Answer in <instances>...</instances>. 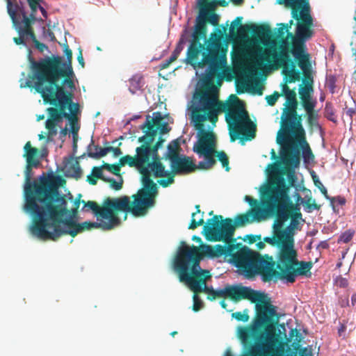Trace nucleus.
Listing matches in <instances>:
<instances>
[{"label": "nucleus", "mask_w": 356, "mask_h": 356, "mask_svg": "<svg viewBox=\"0 0 356 356\" xmlns=\"http://www.w3.org/2000/svg\"><path fill=\"white\" fill-rule=\"evenodd\" d=\"M68 211L69 212L65 216H67L69 213H71V216H72L76 215L78 213V209H76V208H72L71 210L68 209Z\"/></svg>", "instance_id": "338daca9"}, {"label": "nucleus", "mask_w": 356, "mask_h": 356, "mask_svg": "<svg viewBox=\"0 0 356 356\" xmlns=\"http://www.w3.org/2000/svg\"><path fill=\"white\" fill-rule=\"evenodd\" d=\"M102 167H94L92 170V175L95 177L97 179L106 181V178L103 175Z\"/></svg>", "instance_id": "a19ab883"}, {"label": "nucleus", "mask_w": 356, "mask_h": 356, "mask_svg": "<svg viewBox=\"0 0 356 356\" xmlns=\"http://www.w3.org/2000/svg\"><path fill=\"white\" fill-rule=\"evenodd\" d=\"M193 250L189 252L188 248L182 250L178 257L174 259V269L178 273L179 281L186 283L193 293H206L207 298L213 300L216 299V290L207 286L206 283L211 277L209 271L201 269V257L196 248Z\"/></svg>", "instance_id": "6e6552de"}, {"label": "nucleus", "mask_w": 356, "mask_h": 356, "mask_svg": "<svg viewBox=\"0 0 356 356\" xmlns=\"http://www.w3.org/2000/svg\"><path fill=\"white\" fill-rule=\"evenodd\" d=\"M351 303L353 306L356 307V293L353 294L351 297Z\"/></svg>", "instance_id": "774afa93"}, {"label": "nucleus", "mask_w": 356, "mask_h": 356, "mask_svg": "<svg viewBox=\"0 0 356 356\" xmlns=\"http://www.w3.org/2000/svg\"><path fill=\"white\" fill-rule=\"evenodd\" d=\"M242 17H237L232 22L230 32L232 36L239 38H246L249 32L259 40L269 39L271 35V30L268 25L261 24L255 26L253 24H241Z\"/></svg>", "instance_id": "a211bd4d"}, {"label": "nucleus", "mask_w": 356, "mask_h": 356, "mask_svg": "<svg viewBox=\"0 0 356 356\" xmlns=\"http://www.w3.org/2000/svg\"><path fill=\"white\" fill-rule=\"evenodd\" d=\"M316 104L303 108L306 111L307 122L308 125L311 127H320L318 120V111L315 110Z\"/></svg>", "instance_id": "c85d7f7f"}, {"label": "nucleus", "mask_w": 356, "mask_h": 356, "mask_svg": "<svg viewBox=\"0 0 356 356\" xmlns=\"http://www.w3.org/2000/svg\"><path fill=\"white\" fill-rule=\"evenodd\" d=\"M261 202L265 209L273 214H275L277 219L273 224V233L282 232V226L284 222L286 221L289 216L290 212L288 209L289 205L292 204L277 200L274 201L273 199L261 196Z\"/></svg>", "instance_id": "6ab92c4d"}, {"label": "nucleus", "mask_w": 356, "mask_h": 356, "mask_svg": "<svg viewBox=\"0 0 356 356\" xmlns=\"http://www.w3.org/2000/svg\"><path fill=\"white\" fill-rule=\"evenodd\" d=\"M32 42L34 43L35 47L41 52L44 51V49H47V46L46 44H44V43H42L40 42H39L37 38H36V35L34 33V31H33V33H32V35H31V39Z\"/></svg>", "instance_id": "ea45409f"}, {"label": "nucleus", "mask_w": 356, "mask_h": 356, "mask_svg": "<svg viewBox=\"0 0 356 356\" xmlns=\"http://www.w3.org/2000/svg\"><path fill=\"white\" fill-rule=\"evenodd\" d=\"M57 123H58L57 122L50 120L49 118L47 120L46 123H45V127L47 129H48L49 137L54 136L56 135V134H57V129H56Z\"/></svg>", "instance_id": "f704fd0d"}, {"label": "nucleus", "mask_w": 356, "mask_h": 356, "mask_svg": "<svg viewBox=\"0 0 356 356\" xmlns=\"http://www.w3.org/2000/svg\"><path fill=\"white\" fill-rule=\"evenodd\" d=\"M209 9L200 7V14L197 18L192 40L186 52V62L200 68L208 65L210 76H214L218 74L227 62V49L222 42L227 26H223L222 29H216L209 39H207V23L217 26L219 22V16L214 12H204V10Z\"/></svg>", "instance_id": "20e7f679"}, {"label": "nucleus", "mask_w": 356, "mask_h": 356, "mask_svg": "<svg viewBox=\"0 0 356 356\" xmlns=\"http://www.w3.org/2000/svg\"><path fill=\"white\" fill-rule=\"evenodd\" d=\"M286 102L284 104L280 122V129L278 131L291 129L292 128L302 125V115L298 114V102L296 92L293 90L284 96Z\"/></svg>", "instance_id": "f3484780"}, {"label": "nucleus", "mask_w": 356, "mask_h": 356, "mask_svg": "<svg viewBox=\"0 0 356 356\" xmlns=\"http://www.w3.org/2000/svg\"><path fill=\"white\" fill-rule=\"evenodd\" d=\"M293 90H291L290 88L287 86L286 82L282 85V94L281 95H286V94L291 92Z\"/></svg>", "instance_id": "13d9d810"}, {"label": "nucleus", "mask_w": 356, "mask_h": 356, "mask_svg": "<svg viewBox=\"0 0 356 356\" xmlns=\"http://www.w3.org/2000/svg\"><path fill=\"white\" fill-rule=\"evenodd\" d=\"M170 127L168 126L167 122H163L159 124V131L160 134H164L170 131Z\"/></svg>", "instance_id": "603ef678"}, {"label": "nucleus", "mask_w": 356, "mask_h": 356, "mask_svg": "<svg viewBox=\"0 0 356 356\" xmlns=\"http://www.w3.org/2000/svg\"><path fill=\"white\" fill-rule=\"evenodd\" d=\"M264 216L261 207L250 208L245 213L238 214L234 221L230 218L223 219L221 215H214L207 220L202 234L209 241L227 243L232 239L236 227H243L254 220L260 221Z\"/></svg>", "instance_id": "9d476101"}, {"label": "nucleus", "mask_w": 356, "mask_h": 356, "mask_svg": "<svg viewBox=\"0 0 356 356\" xmlns=\"http://www.w3.org/2000/svg\"><path fill=\"white\" fill-rule=\"evenodd\" d=\"M198 293H195L193 295V310L194 312H198L202 307V302L199 298Z\"/></svg>", "instance_id": "37998d69"}, {"label": "nucleus", "mask_w": 356, "mask_h": 356, "mask_svg": "<svg viewBox=\"0 0 356 356\" xmlns=\"http://www.w3.org/2000/svg\"><path fill=\"white\" fill-rule=\"evenodd\" d=\"M77 60H78V62H79V65L82 67H84L85 63H84V59H83V54H82V51L81 49H79V53L78 56H77Z\"/></svg>", "instance_id": "680f3d73"}, {"label": "nucleus", "mask_w": 356, "mask_h": 356, "mask_svg": "<svg viewBox=\"0 0 356 356\" xmlns=\"http://www.w3.org/2000/svg\"><path fill=\"white\" fill-rule=\"evenodd\" d=\"M24 156L26 158L27 163H36L40 164V161L38 158L39 154V150L36 147L31 146V142L28 141L24 147Z\"/></svg>", "instance_id": "cd10ccee"}, {"label": "nucleus", "mask_w": 356, "mask_h": 356, "mask_svg": "<svg viewBox=\"0 0 356 356\" xmlns=\"http://www.w3.org/2000/svg\"><path fill=\"white\" fill-rule=\"evenodd\" d=\"M248 240L250 244L256 243L261 239V235L248 234L244 238V240Z\"/></svg>", "instance_id": "de8ad7c7"}, {"label": "nucleus", "mask_w": 356, "mask_h": 356, "mask_svg": "<svg viewBox=\"0 0 356 356\" xmlns=\"http://www.w3.org/2000/svg\"><path fill=\"white\" fill-rule=\"evenodd\" d=\"M64 53L67 57V61H68V65L66 67H63V63H62V58L61 57L58 56H51V57H46V58H42L40 59V60H35L32 57L29 56V62H30V65H31V71H32V75L31 76H34L35 75V69L33 68V66H34V63H43L44 62L45 60H47V59H58L59 60V68L60 70H63V71H67L68 70H72V71L73 72V70H72V67L71 65V63H72V50L69 48V46L66 44H65L64 46Z\"/></svg>", "instance_id": "5701e85b"}, {"label": "nucleus", "mask_w": 356, "mask_h": 356, "mask_svg": "<svg viewBox=\"0 0 356 356\" xmlns=\"http://www.w3.org/2000/svg\"><path fill=\"white\" fill-rule=\"evenodd\" d=\"M264 242L268 243L271 245H277L280 248L277 259L280 257L282 249L286 245V239L281 232L274 233L272 237H265Z\"/></svg>", "instance_id": "bb28decb"}, {"label": "nucleus", "mask_w": 356, "mask_h": 356, "mask_svg": "<svg viewBox=\"0 0 356 356\" xmlns=\"http://www.w3.org/2000/svg\"><path fill=\"white\" fill-rule=\"evenodd\" d=\"M288 183L282 176H277L268 185L266 186L261 192V195L272 198L274 201H283L291 203L289 196L290 188L295 186L297 177L294 172H289L287 174Z\"/></svg>", "instance_id": "dca6fc26"}, {"label": "nucleus", "mask_w": 356, "mask_h": 356, "mask_svg": "<svg viewBox=\"0 0 356 356\" xmlns=\"http://www.w3.org/2000/svg\"><path fill=\"white\" fill-rule=\"evenodd\" d=\"M297 252L293 248H283L277 264L272 257H267L262 280L265 282L273 280H286L293 283L298 275H311L312 263L311 261H299Z\"/></svg>", "instance_id": "1a4fd4ad"}, {"label": "nucleus", "mask_w": 356, "mask_h": 356, "mask_svg": "<svg viewBox=\"0 0 356 356\" xmlns=\"http://www.w3.org/2000/svg\"><path fill=\"white\" fill-rule=\"evenodd\" d=\"M165 139L162 136H160L154 144L152 143V147L156 152H159V149L163 145Z\"/></svg>", "instance_id": "6e6d98bb"}, {"label": "nucleus", "mask_w": 356, "mask_h": 356, "mask_svg": "<svg viewBox=\"0 0 356 356\" xmlns=\"http://www.w3.org/2000/svg\"><path fill=\"white\" fill-rule=\"evenodd\" d=\"M214 2H210L209 0H200V6L202 8H207L209 6L213 4Z\"/></svg>", "instance_id": "e2e57ef3"}, {"label": "nucleus", "mask_w": 356, "mask_h": 356, "mask_svg": "<svg viewBox=\"0 0 356 356\" xmlns=\"http://www.w3.org/2000/svg\"><path fill=\"white\" fill-rule=\"evenodd\" d=\"M29 6L31 8V13L30 14L29 18L31 19L32 22H34L35 20V15L37 13V10L39 7V3L42 0H26Z\"/></svg>", "instance_id": "72a5a7b5"}, {"label": "nucleus", "mask_w": 356, "mask_h": 356, "mask_svg": "<svg viewBox=\"0 0 356 356\" xmlns=\"http://www.w3.org/2000/svg\"><path fill=\"white\" fill-rule=\"evenodd\" d=\"M232 316L238 321L246 322L249 319V316L247 314H243L241 312L233 313Z\"/></svg>", "instance_id": "49530a36"}, {"label": "nucleus", "mask_w": 356, "mask_h": 356, "mask_svg": "<svg viewBox=\"0 0 356 356\" xmlns=\"http://www.w3.org/2000/svg\"><path fill=\"white\" fill-rule=\"evenodd\" d=\"M195 209L196 211L193 213L191 216V221L188 225L189 229H195L204 223V212L200 211V205H196Z\"/></svg>", "instance_id": "2f4dec72"}, {"label": "nucleus", "mask_w": 356, "mask_h": 356, "mask_svg": "<svg viewBox=\"0 0 356 356\" xmlns=\"http://www.w3.org/2000/svg\"><path fill=\"white\" fill-rule=\"evenodd\" d=\"M76 120L70 121L72 124V133L73 135V150L75 152L77 147V138H78V131L79 129V127H76L74 124V122Z\"/></svg>", "instance_id": "4c0bfd02"}, {"label": "nucleus", "mask_w": 356, "mask_h": 356, "mask_svg": "<svg viewBox=\"0 0 356 356\" xmlns=\"http://www.w3.org/2000/svg\"><path fill=\"white\" fill-rule=\"evenodd\" d=\"M346 330V325L343 323H341L338 328V334L339 337L344 336V333Z\"/></svg>", "instance_id": "bf43d9fd"}, {"label": "nucleus", "mask_w": 356, "mask_h": 356, "mask_svg": "<svg viewBox=\"0 0 356 356\" xmlns=\"http://www.w3.org/2000/svg\"><path fill=\"white\" fill-rule=\"evenodd\" d=\"M35 75L29 76L31 80L25 83L24 87L34 88L40 94L44 102L57 106L48 108L49 119L59 122L63 118L70 121L77 120L79 110L78 103L73 102V93L64 88L66 85L70 89L75 88L72 80L74 72L60 70L59 60L47 59L43 63H34Z\"/></svg>", "instance_id": "7ed1b4c3"}, {"label": "nucleus", "mask_w": 356, "mask_h": 356, "mask_svg": "<svg viewBox=\"0 0 356 356\" xmlns=\"http://www.w3.org/2000/svg\"><path fill=\"white\" fill-rule=\"evenodd\" d=\"M167 148L168 151L166 152V158L170 161L171 163L181 156L179 155L181 147L178 139H175L171 141L168 145Z\"/></svg>", "instance_id": "c756f323"}, {"label": "nucleus", "mask_w": 356, "mask_h": 356, "mask_svg": "<svg viewBox=\"0 0 356 356\" xmlns=\"http://www.w3.org/2000/svg\"><path fill=\"white\" fill-rule=\"evenodd\" d=\"M193 248H196L197 249L198 254L201 257V259L204 256H207L211 258L219 257L222 255L225 256V245H216L215 246H211L207 244L201 245L200 248H198L195 245H192L189 247L184 242H182V245L179 248L177 254L175 258H177L179 255V253L182 250H185V248H188L190 251H193Z\"/></svg>", "instance_id": "aec40b11"}, {"label": "nucleus", "mask_w": 356, "mask_h": 356, "mask_svg": "<svg viewBox=\"0 0 356 356\" xmlns=\"http://www.w3.org/2000/svg\"><path fill=\"white\" fill-rule=\"evenodd\" d=\"M132 198L133 201L131 202L128 196L114 199L108 197L104 200L102 207L93 201L82 200L81 202L84 204L83 209L86 207L91 209L99 222L85 221L79 223L72 216L65 218L69 212L67 200L64 195L58 193L55 203L49 207L44 223L35 236L44 241H57L62 236L70 235L75 237L78 234L94 228L111 230L120 224L118 217L120 211L124 213V220L127 219V213L135 217L145 216L148 211L141 204L135 203V197Z\"/></svg>", "instance_id": "f03ea898"}, {"label": "nucleus", "mask_w": 356, "mask_h": 356, "mask_svg": "<svg viewBox=\"0 0 356 356\" xmlns=\"http://www.w3.org/2000/svg\"><path fill=\"white\" fill-rule=\"evenodd\" d=\"M6 1L7 2L8 13L19 34V37H15L13 41L17 45L26 46V40L28 37L31 39L33 31L32 24L33 22L27 16L22 2H17V0Z\"/></svg>", "instance_id": "4468645a"}, {"label": "nucleus", "mask_w": 356, "mask_h": 356, "mask_svg": "<svg viewBox=\"0 0 356 356\" xmlns=\"http://www.w3.org/2000/svg\"><path fill=\"white\" fill-rule=\"evenodd\" d=\"M81 194H79L78 195V197L74 200V202H73V207L72 208H76V209H79V206H80V204L82 201H81Z\"/></svg>", "instance_id": "052dcab7"}, {"label": "nucleus", "mask_w": 356, "mask_h": 356, "mask_svg": "<svg viewBox=\"0 0 356 356\" xmlns=\"http://www.w3.org/2000/svg\"><path fill=\"white\" fill-rule=\"evenodd\" d=\"M302 216L301 213H297L294 216L291 217L289 226L283 229L282 232L286 239V245L284 248H294V229L297 228L299 222L297 218H300Z\"/></svg>", "instance_id": "b1692460"}, {"label": "nucleus", "mask_w": 356, "mask_h": 356, "mask_svg": "<svg viewBox=\"0 0 356 356\" xmlns=\"http://www.w3.org/2000/svg\"><path fill=\"white\" fill-rule=\"evenodd\" d=\"M295 19V18H293ZM297 27L296 30L298 29V24L301 22L300 19H297ZM280 26L277 29V33L278 37L280 38V45H283L284 47L285 51H288V54L291 53V43H292V38L290 34H291L293 36H296L297 31L296 32V35H293L291 33H289L287 31V26L286 25H284V23H281L279 24Z\"/></svg>", "instance_id": "393cba45"}, {"label": "nucleus", "mask_w": 356, "mask_h": 356, "mask_svg": "<svg viewBox=\"0 0 356 356\" xmlns=\"http://www.w3.org/2000/svg\"><path fill=\"white\" fill-rule=\"evenodd\" d=\"M183 43H184V40H183V39H181L179 41V42L177 43L175 50L173 51V52L172 54V55L177 59L184 49Z\"/></svg>", "instance_id": "c03bdc74"}, {"label": "nucleus", "mask_w": 356, "mask_h": 356, "mask_svg": "<svg viewBox=\"0 0 356 356\" xmlns=\"http://www.w3.org/2000/svg\"><path fill=\"white\" fill-rule=\"evenodd\" d=\"M280 95H281L277 91H275L270 95H267L266 97V100L268 104L271 106H274Z\"/></svg>", "instance_id": "79ce46f5"}, {"label": "nucleus", "mask_w": 356, "mask_h": 356, "mask_svg": "<svg viewBox=\"0 0 356 356\" xmlns=\"http://www.w3.org/2000/svg\"><path fill=\"white\" fill-rule=\"evenodd\" d=\"M280 5H284L291 9L293 18L300 19L298 24L296 36H293L291 52L297 61L298 66L302 70L307 84L300 89L299 94L301 105L303 108L316 104V102L311 97L313 90V79L310 75L309 55L306 53L305 42L314 35L313 18L311 15V8L309 0H277Z\"/></svg>", "instance_id": "39448f33"}, {"label": "nucleus", "mask_w": 356, "mask_h": 356, "mask_svg": "<svg viewBox=\"0 0 356 356\" xmlns=\"http://www.w3.org/2000/svg\"><path fill=\"white\" fill-rule=\"evenodd\" d=\"M72 170V172L74 174L75 176H77L79 177H80V175H81V170H80V168H79V164H78L77 162H76L75 163L72 164L69 167V170Z\"/></svg>", "instance_id": "5fc2aeb1"}, {"label": "nucleus", "mask_w": 356, "mask_h": 356, "mask_svg": "<svg viewBox=\"0 0 356 356\" xmlns=\"http://www.w3.org/2000/svg\"><path fill=\"white\" fill-rule=\"evenodd\" d=\"M244 199L252 207V208L260 207L258 201L250 196L245 195Z\"/></svg>", "instance_id": "864d4df0"}, {"label": "nucleus", "mask_w": 356, "mask_h": 356, "mask_svg": "<svg viewBox=\"0 0 356 356\" xmlns=\"http://www.w3.org/2000/svg\"><path fill=\"white\" fill-rule=\"evenodd\" d=\"M40 164L27 163L25 170V204L24 211L32 217L31 232L36 236L48 213L49 207L55 203L58 195V186L56 179L63 181L60 177L44 175L40 177V183L31 181L32 168H37Z\"/></svg>", "instance_id": "0eeeda50"}, {"label": "nucleus", "mask_w": 356, "mask_h": 356, "mask_svg": "<svg viewBox=\"0 0 356 356\" xmlns=\"http://www.w3.org/2000/svg\"><path fill=\"white\" fill-rule=\"evenodd\" d=\"M300 356H312L311 350H308L307 348H303L300 352Z\"/></svg>", "instance_id": "69168bd1"}, {"label": "nucleus", "mask_w": 356, "mask_h": 356, "mask_svg": "<svg viewBox=\"0 0 356 356\" xmlns=\"http://www.w3.org/2000/svg\"><path fill=\"white\" fill-rule=\"evenodd\" d=\"M171 168L172 171L170 172H172L174 175L175 173L188 174L200 169L198 164L196 165L191 157L186 156H180L174 161L171 163Z\"/></svg>", "instance_id": "412c9836"}, {"label": "nucleus", "mask_w": 356, "mask_h": 356, "mask_svg": "<svg viewBox=\"0 0 356 356\" xmlns=\"http://www.w3.org/2000/svg\"><path fill=\"white\" fill-rule=\"evenodd\" d=\"M276 140L281 145H286L281 152L282 160L286 165L292 168L299 166L300 154L298 145L302 147L304 161L309 163L314 161V155L306 140L305 131L302 125L278 131Z\"/></svg>", "instance_id": "9b49d317"}, {"label": "nucleus", "mask_w": 356, "mask_h": 356, "mask_svg": "<svg viewBox=\"0 0 356 356\" xmlns=\"http://www.w3.org/2000/svg\"><path fill=\"white\" fill-rule=\"evenodd\" d=\"M216 299L217 298H229L234 302H236L243 299L250 300L252 302L256 304V324L258 327H264L265 332H267V325H261L258 323L259 310L261 305H273L270 302L264 301V293L252 290V289L241 285H229L225 288L216 290Z\"/></svg>", "instance_id": "2eb2a0df"}, {"label": "nucleus", "mask_w": 356, "mask_h": 356, "mask_svg": "<svg viewBox=\"0 0 356 356\" xmlns=\"http://www.w3.org/2000/svg\"><path fill=\"white\" fill-rule=\"evenodd\" d=\"M353 235H354V232L350 230V229H348V230L344 232L339 236L338 242L339 243L343 242V243H347L350 242L352 240V238L353 237Z\"/></svg>", "instance_id": "e433bc0d"}, {"label": "nucleus", "mask_w": 356, "mask_h": 356, "mask_svg": "<svg viewBox=\"0 0 356 356\" xmlns=\"http://www.w3.org/2000/svg\"><path fill=\"white\" fill-rule=\"evenodd\" d=\"M88 181L91 185H95L97 182V179H96L95 177H93L92 175L90 176H88Z\"/></svg>", "instance_id": "0e129e2a"}, {"label": "nucleus", "mask_w": 356, "mask_h": 356, "mask_svg": "<svg viewBox=\"0 0 356 356\" xmlns=\"http://www.w3.org/2000/svg\"><path fill=\"white\" fill-rule=\"evenodd\" d=\"M153 115V118H151L149 115H147L146 121L140 126V129L143 130L145 134L148 135V136L156 138L159 131V124L163 122V118L161 113L159 111L154 112Z\"/></svg>", "instance_id": "4be33fe9"}, {"label": "nucleus", "mask_w": 356, "mask_h": 356, "mask_svg": "<svg viewBox=\"0 0 356 356\" xmlns=\"http://www.w3.org/2000/svg\"><path fill=\"white\" fill-rule=\"evenodd\" d=\"M105 181L110 183L111 187L115 191H118L122 187V182H118L113 178H106Z\"/></svg>", "instance_id": "a18cd8bd"}, {"label": "nucleus", "mask_w": 356, "mask_h": 356, "mask_svg": "<svg viewBox=\"0 0 356 356\" xmlns=\"http://www.w3.org/2000/svg\"><path fill=\"white\" fill-rule=\"evenodd\" d=\"M155 137L148 136L145 134L138 138V141L141 145L136 147V154L141 166L142 188L131 197H135V203L141 204L148 211L156 204V198L158 195V187L152 179V173L154 177H166L167 179H161L158 183L163 188L169 186L174 183V175L170 171L165 169L164 165L161 161L159 152L152 147Z\"/></svg>", "instance_id": "423d86ee"}, {"label": "nucleus", "mask_w": 356, "mask_h": 356, "mask_svg": "<svg viewBox=\"0 0 356 356\" xmlns=\"http://www.w3.org/2000/svg\"><path fill=\"white\" fill-rule=\"evenodd\" d=\"M121 166L122 165H120V162H119L118 164L104 163L103 165V168H106L109 172H112L113 174H114L115 175H119Z\"/></svg>", "instance_id": "58836bf2"}, {"label": "nucleus", "mask_w": 356, "mask_h": 356, "mask_svg": "<svg viewBox=\"0 0 356 356\" xmlns=\"http://www.w3.org/2000/svg\"><path fill=\"white\" fill-rule=\"evenodd\" d=\"M236 239L225 243V256H231L235 266L248 277L259 275L263 277L268 255L261 256L246 246L235 243Z\"/></svg>", "instance_id": "f8f14e48"}, {"label": "nucleus", "mask_w": 356, "mask_h": 356, "mask_svg": "<svg viewBox=\"0 0 356 356\" xmlns=\"http://www.w3.org/2000/svg\"><path fill=\"white\" fill-rule=\"evenodd\" d=\"M312 177H313V181H314V185L321 191V193L324 195V197L327 200L330 199V196L327 194V189L323 185L321 181L318 179V177L316 175H313Z\"/></svg>", "instance_id": "c9c22d12"}, {"label": "nucleus", "mask_w": 356, "mask_h": 356, "mask_svg": "<svg viewBox=\"0 0 356 356\" xmlns=\"http://www.w3.org/2000/svg\"><path fill=\"white\" fill-rule=\"evenodd\" d=\"M211 2H214L213 4H211V6H209L207 8H213V7L216 5H218L222 7H226L228 6V1L226 0H215L212 1Z\"/></svg>", "instance_id": "4d7b16f0"}, {"label": "nucleus", "mask_w": 356, "mask_h": 356, "mask_svg": "<svg viewBox=\"0 0 356 356\" xmlns=\"http://www.w3.org/2000/svg\"><path fill=\"white\" fill-rule=\"evenodd\" d=\"M309 195H306L304 198H302L298 193H296L298 200H300L305 205V210L307 213L312 212L313 210H319L321 205L317 204L315 200L312 199L311 191H309Z\"/></svg>", "instance_id": "7c9ffc66"}, {"label": "nucleus", "mask_w": 356, "mask_h": 356, "mask_svg": "<svg viewBox=\"0 0 356 356\" xmlns=\"http://www.w3.org/2000/svg\"><path fill=\"white\" fill-rule=\"evenodd\" d=\"M327 200L330 201L331 204L337 202L340 205H344L346 202V199L342 196L330 197V199Z\"/></svg>", "instance_id": "09e8293b"}, {"label": "nucleus", "mask_w": 356, "mask_h": 356, "mask_svg": "<svg viewBox=\"0 0 356 356\" xmlns=\"http://www.w3.org/2000/svg\"><path fill=\"white\" fill-rule=\"evenodd\" d=\"M199 102L193 106L191 119L198 131V140L193 150L200 158L204 160L198 163L200 170L211 169L216 163V157L226 171H229V161L227 154L216 150V138L213 132L218 120L220 112L225 113L231 141L251 140L256 136V125L250 118L249 114L238 97L230 96L229 102L218 101L217 88L213 84L207 85L205 89L199 92Z\"/></svg>", "instance_id": "f257e3e1"}, {"label": "nucleus", "mask_w": 356, "mask_h": 356, "mask_svg": "<svg viewBox=\"0 0 356 356\" xmlns=\"http://www.w3.org/2000/svg\"><path fill=\"white\" fill-rule=\"evenodd\" d=\"M120 165L124 166L125 165H128L129 167H136L138 169L140 172L141 166L140 165L139 161H138V158L136 154L134 156L130 155H125L121 157L119 160Z\"/></svg>", "instance_id": "473e14b6"}, {"label": "nucleus", "mask_w": 356, "mask_h": 356, "mask_svg": "<svg viewBox=\"0 0 356 356\" xmlns=\"http://www.w3.org/2000/svg\"><path fill=\"white\" fill-rule=\"evenodd\" d=\"M93 144H94V141H93V140H92L90 145L88 146V156L90 158L99 159L101 157L106 156L110 152H112L115 156H118L122 154L121 149L119 147H106L104 149H101V152H92L91 145Z\"/></svg>", "instance_id": "a878e982"}, {"label": "nucleus", "mask_w": 356, "mask_h": 356, "mask_svg": "<svg viewBox=\"0 0 356 356\" xmlns=\"http://www.w3.org/2000/svg\"><path fill=\"white\" fill-rule=\"evenodd\" d=\"M279 49L277 51L276 48L269 47L262 51H260L257 56V65L265 63L275 69L283 67L286 83L299 81L301 73L296 70L294 62L291 60L288 51H285L283 45L279 47Z\"/></svg>", "instance_id": "ddd939ff"}, {"label": "nucleus", "mask_w": 356, "mask_h": 356, "mask_svg": "<svg viewBox=\"0 0 356 356\" xmlns=\"http://www.w3.org/2000/svg\"><path fill=\"white\" fill-rule=\"evenodd\" d=\"M176 60H177V58H175L172 55H171L168 59L164 60L163 62H162L161 63V65H160L161 69L164 70V69L168 68L170 66V65L172 63L175 62Z\"/></svg>", "instance_id": "3c124183"}, {"label": "nucleus", "mask_w": 356, "mask_h": 356, "mask_svg": "<svg viewBox=\"0 0 356 356\" xmlns=\"http://www.w3.org/2000/svg\"><path fill=\"white\" fill-rule=\"evenodd\" d=\"M325 113H326V115H327V118L332 121V122H335V119L334 118V113L333 112V109L332 108V106H330L329 105V104H326V106H325Z\"/></svg>", "instance_id": "8fccbe9b"}]
</instances>
